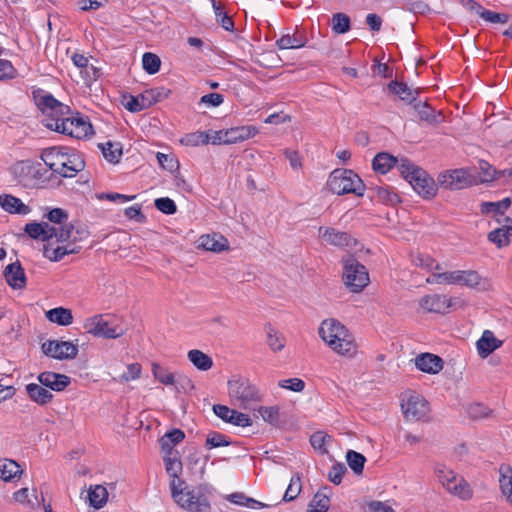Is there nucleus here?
Segmentation results:
<instances>
[{
  "instance_id": "f257e3e1",
  "label": "nucleus",
  "mask_w": 512,
  "mask_h": 512,
  "mask_svg": "<svg viewBox=\"0 0 512 512\" xmlns=\"http://www.w3.org/2000/svg\"><path fill=\"white\" fill-rule=\"evenodd\" d=\"M322 340L336 353L349 358L358 352L354 336L336 319H326L319 327Z\"/></svg>"
},
{
  "instance_id": "f03ea898",
  "label": "nucleus",
  "mask_w": 512,
  "mask_h": 512,
  "mask_svg": "<svg viewBox=\"0 0 512 512\" xmlns=\"http://www.w3.org/2000/svg\"><path fill=\"white\" fill-rule=\"evenodd\" d=\"M185 482L178 480L170 484L171 496L174 501L188 512H210L211 504L208 497L204 493V488L199 486L194 489L183 487Z\"/></svg>"
},
{
  "instance_id": "7ed1b4c3",
  "label": "nucleus",
  "mask_w": 512,
  "mask_h": 512,
  "mask_svg": "<svg viewBox=\"0 0 512 512\" xmlns=\"http://www.w3.org/2000/svg\"><path fill=\"white\" fill-rule=\"evenodd\" d=\"M327 188L336 195L354 194L363 196L365 184L362 179L350 169H334L327 180Z\"/></svg>"
},
{
  "instance_id": "20e7f679",
  "label": "nucleus",
  "mask_w": 512,
  "mask_h": 512,
  "mask_svg": "<svg viewBox=\"0 0 512 512\" xmlns=\"http://www.w3.org/2000/svg\"><path fill=\"white\" fill-rule=\"evenodd\" d=\"M342 264V279L346 287L351 292H361L370 282L367 268L353 255L343 257Z\"/></svg>"
},
{
  "instance_id": "39448f33",
  "label": "nucleus",
  "mask_w": 512,
  "mask_h": 512,
  "mask_svg": "<svg viewBox=\"0 0 512 512\" xmlns=\"http://www.w3.org/2000/svg\"><path fill=\"white\" fill-rule=\"evenodd\" d=\"M83 328L87 333L104 339H116L124 334V329L109 314H98L85 320Z\"/></svg>"
},
{
  "instance_id": "423d86ee",
  "label": "nucleus",
  "mask_w": 512,
  "mask_h": 512,
  "mask_svg": "<svg viewBox=\"0 0 512 512\" xmlns=\"http://www.w3.org/2000/svg\"><path fill=\"white\" fill-rule=\"evenodd\" d=\"M401 409L404 419L409 422H429L430 404L419 393L414 391L406 392L401 400Z\"/></svg>"
},
{
  "instance_id": "0eeeda50",
  "label": "nucleus",
  "mask_w": 512,
  "mask_h": 512,
  "mask_svg": "<svg viewBox=\"0 0 512 512\" xmlns=\"http://www.w3.org/2000/svg\"><path fill=\"white\" fill-rule=\"evenodd\" d=\"M228 392L229 396L243 408L261 400L258 389L245 378L229 380Z\"/></svg>"
},
{
  "instance_id": "6e6552de",
  "label": "nucleus",
  "mask_w": 512,
  "mask_h": 512,
  "mask_svg": "<svg viewBox=\"0 0 512 512\" xmlns=\"http://www.w3.org/2000/svg\"><path fill=\"white\" fill-rule=\"evenodd\" d=\"M435 472L441 484L451 494L463 500L472 498L473 492L469 484L463 478L457 479V475L452 470L440 465L436 467Z\"/></svg>"
},
{
  "instance_id": "1a4fd4ad",
  "label": "nucleus",
  "mask_w": 512,
  "mask_h": 512,
  "mask_svg": "<svg viewBox=\"0 0 512 512\" xmlns=\"http://www.w3.org/2000/svg\"><path fill=\"white\" fill-rule=\"evenodd\" d=\"M46 170L39 162L22 161L13 167V174L17 182L26 188L35 187L42 181Z\"/></svg>"
},
{
  "instance_id": "9d476101",
  "label": "nucleus",
  "mask_w": 512,
  "mask_h": 512,
  "mask_svg": "<svg viewBox=\"0 0 512 512\" xmlns=\"http://www.w3.org/2000/svg\"><path fill=\"white\" fill-rule=\"evenodd\" d=\"M437 180L442 188L448 190H461L477 183L476 178L464 168L444 171L439 174Z\"/></svg>"
},
{
  "instance_id": "9b49d317",
  "label": "nucleus",
  "mask_w": 512,
  "mask_h": 512,
  "mask_svg": "<svg viewBox=\"0 0 512 512\" xmlns=\"http://www.w3.org/2000/svg\"><path fill=\"white\" fill-rule=\"evenodd\" d=\"M43 353L57 360H71L78 354V345L71 341L47 340L42 344Z\"/></svg>"
},
{
  "instance_id": "f8f14e48",
  "label": "nucleus",
  "mask_w": 512,
  "mask_h": 512,
  "mask_svg": "<svg viewBox=\"0 0 512 512\" xmlns=\"http://www.w3.org/2000/svg\"><path fill=\"white\" fill-rule=\"evenodd\" d=\"M417 171L414 178L409 180V184L422 198L426 200L434 198L438 191L435 180L423 168L420 167Z\"/></svg>"
},
{
  "instance_id": "ddd939ff",
  "label": "nucleus",
  "mask_w": 512,
  "mask_h": 512,
  "mask_svg": "<svg viewBox=\"0 0 512 512\" xmlns=\"http://www.w3.org/2000/svg\"><path fill=\"white\" fill-rule=\"evenodd\" d=\"M73 148L65 147V146H53L43 150L41 154V159L44 161L45 165L48 166L53 172L59 173L62 170V166L64 165V161Z\"/></svg>"
},
{
  "instance_id": "4468645a",
  "label": "nucleus",
  "mask_w": 512,
  "mask_h": 512,
  "mask_svg": "<svg viewBox=\"0 0 512 512\" xmlns=\"http://www.w3.org/2000/svg\"><path fill=\"white\" fill-rule=\"evenodd\" d=\"M7 284L13 289H24L27 285L25 271L19 261L6 266L3 272Z\"/></svg>"
},
{
  "instance_id": "2eb2a0df",
  "label": "nucleus",
  "mask_w": 512,
  "mask_h": 512,
  "mask_svg": "<svg viewBox=\"0 0 512 512\" xmlns=\"http://www.w3.org/2000/svg\"><path fill=\"white\" fill-rule=\"evenodd\" d=\"M32 99L37 108L42 112H48L55 110V107L63 108V103L57 100L51 93L47 92L42 88H33Z\"/></svg>"
},
{
  "instance_id": "dca6fc26",
  "label": "nucleus",
  "mask_w": 512,
  "mask_h": 512,
  "mask_svg": "<svg viewBox=\"0 0 512 512\" xmlns=\"http://www.w3.org/2000/svg\"><path fill=\"white\" fill-rule=\"evenodd\" d=\"M452 299L445 295H427L420 300V306L427 312L444 314L452 306Z\"/></svg>"
},
{
  "instance_id": "f3484780",
  "label": "nucleus",
  "mask_w": 512,
  "mask_h": 512,
  "mask_svg": "<svg viewBox=\"0 0 512 512\" xmlns=\"http://www.w3.org/2000/svg\"><path fill=\"white\" fill-rule=\"evenodd\" d=\"M443 365V359L432 353H422L415 358V366L428 374L439 373L443 369Z\"/></svg>"
},
{
  "instance_id": "a211bd4d",
  "label": "nucleus",
  "mask_w": 512,
  "mask_h": 512,
  "mask_svg": "<svg viewBox=\"0 0 512 512\" xmlns=\"http://www.w3.org/2000/svg\"><path fill=\"white\" fill-rule=\"evenodd\" d=\"M64 162L65 163L62 166L63 169L58 173L61 177L64 178H72L85 168V161L83 156L75 149H72Z\"/></svg>"
},
{
  "instance_id": "6ab92c4d",
  "label": "nucleus",
  "mask_w": 512,
  "mask_h": 512,
  "mask_svg": "<svg viewBox=\"0 0 512 512\" xmlns=\"http://www.w3.org/2000/svg\"><path fill=\"white\" fill-rule=\"evenodd\" d=\"M38 381L42 386L59 392L70 384V377L64 374L46 371L38 375Z\"/></svg>"
},
{
  "instance_id": "aec40b11",
  "label": "nucleus",
  "mask_w": 512,
  "mask_h": 512,
  "mask_svg": "<svg viewBox=\"0 0 512 512\" xmlns=\"http://www.w3.org/2000/svg\"><path fill=\"white\" fill-rule=\"evenodd\" d=\"M387 88L391 93L399 96V98L407 104H414L417 102L420 93L419 89H412L406 83L399 82L397 80H392L387 85Z\"/></svg>"
},
{
  "instance_id": "412c9836",
  "label": "nucleus",
  "mask_w": 512,
  "mask_h": 512,
  "mask_svg": "<svg viewBox=\"0 0 512 512\" xmlns=\"http://www.w3.org/2000/svg\"><path fill=\"white\" fill-rule=\"evenodd\" d=\"M413 108L417 113L419 120L424 121L430 125H437L443 119L441 111L436 112L435 109L431 107L427 102L417 101L413 104Z\"/></svg>"
},
{
  "instance_id": "4be33fe9",
  "label": "nucleus",
  "mask_w": 512,
  "mask_h": 512,
  "mask_svg": "<svg viewBox=\"0 0 512 512\" xmlns=\"http://www.w3.org/2000/svg\"><path fill=\"white\" fill-rule=\"evenodd\" d=\"M502 341L497 339L494 333L490 330H485L481 338L477 341L478 354L485 358L490 355L493 351L501 347Z\"/></svg>"
},
{
  "instance_id": "5701e85b",
  "label": "nucleus",
  "mask_w": 512,
  "mask_h": 512,
  "mask_svg": "<svg viewBox=\"0 0 512 512\" xmlns=\"http://www.w3.org/2000/svg\"><path fill=\"white\" fill-rule=\"evenodd\" d=\"M185 439V433L178 428H174L166 432L160 439L159 444L161 451L165 454L179 453L174 450V446L181 443Z\"/></svg>"
},
{
  "instance_id": "b1692460",
  "label": "nucleus",
  "mask_w": 512,
  "mask_h": 512,
  "mask_svg": "<svg viewBox=\"0 0 512 512\" xmlns=\"http://www.w3.org/2000/svg\"><path fill=\"white\" fill-rule=\"evenodd\" d=\"M307 38L305 34L301 33L299 30H295L293 33L283 34L277 41L276 46L280 50L285 49H299L306 45Z\"/></svg>"
},
{
  "instance_id": "393cba45",
  "label": "nucleus",
  "mask_w": 512,
  "mask_h": 512,
  "mask_svg": "<svg viewBox=\"0 0 512 512\" xmlns=\"http://www.w3.org/2000/svg\"><path fill=\"white\" fill-rule=\"evenodd\" d=\"M322 238L325 239L329 244L338 246V247H348L354 241L351 235L347 232L338 231L334 228H325L322 227L319 229Z\"/></svg>"
},
{
  "instance_id": "a878e982",
  "label": "nucleus",
  "mask_w": 512,
  "mask_h": 512,
  "mask_svg": "<svg viewBox=\"0 0 512 512\" xmlns=\"http://www.w3.org/2000/svg\"><path fill=\"white\" fill-rule=\"evenodd\" d=\"M200 247L207 251L222 252L229 249L228 240L217 233L212 235H203L200 237Z\"/></svg>"
},
{
  "instance_id": "bb28decb",
  "label": "nucleus",
  "mask_w": 512,
  "mask_h": 512,
  "mask_svg": "<svg viewBox=\"0 0 512 512\" xmlns=\"http://www.w3.org/2000/svg\"><path fill=\"white\" fill-rule=\"evenodd\" d=\"M372 192V198L378 202L394 206L401 202L399 195L389 186H375L369 189Z\"/></svg>"
},
{
  "instance_id": "cd10ccee",
  "label": "nucleus",
  "mask_w": 512,
  "mask_h": 512,
  "mask_svg": "<svg viewBox=\"0 0 512 512\" xmlns=\"http://www.w3.org/2000/svg\"><path fill=\"white\" fill-rule=\"evenodd\" d=\"M0 205L2 209L11 214L26 215L30 209L19 198L12 195H1Z\"/></svg>"
},
{
  "instance_id": "c85d7f7f",
  "label": "nucleus",
  "mask_w": 512,
  "mask_h": 512,
  "mask_svg": "<svg viewBox=\"0 0 512 512\" xmlns=\"http://www.w3.org/2000/svg\"><path fill=\"white\" fill-rule=\"evenodd\" d=\"M512 237V225H503L501 228H496L490 231L487 235V239L496 245L497 248L501 249L507 247L510 244V238Z\"/></svg>"
},
{
  "instance_id": "c756f323",
  "label": "nucleus",
  "mask_w": 512,
  "mask_h": 512,
  "mask_svg": "<svg viewBox=\"0 0 512 512\" xmlns=\"http://www.w3.org/2000/svg\"><path fill=\"white\" fill-rule=\"evenodd\" d=\"M397 164V157L388 152H379L372 160V168L380 174L388 173Z\"/></svg>"
},
{
  "instance_id": "7c9ffc66",
  "label": "nucleus",
  "mask_w": 512,
  "mask_h": 512,
  "mask_svg": "<svg viewBox=\"0 0 512 512\" xmlns=\"http://www.w3.org/2000/svg\"><path fill=\"white\" fill-rule=\"evenodd\" d=\"M226 130L229 144L245 141L258 133L257 127L252 125L232 127Z\"/></svg>"
},
{
  "instance_id": "2f4dec72",
  "label": "nucleus",
  "mask_w": 512,
  "mask_h": 512,
  "mask_svg": "<svg viewBox=\"0 0 512 512\" xmlns=\"http://www.w3.org/2000/svg\"><path fill=\"white\" fill-rule=\"evenodd\" d=\"M330 493L331 488L329 486H325L317 491L309 504L308 510L313 512H327L330 506Z\"/></svg>"
},
{
  "instance_id": "473e14b6",
  "label": "nucleus",
  "mask_w": 512,
  "mask_h": 512,
  "mask_svg": "<svg viewBox=\"0 0 512 512\" xmlns=\"http://www.w3.org/2000/svg\"><path fill=\"white\" fill-rule=\"evenodd\" d=\"M163 460L165 463L166 472L171 478L170 484L174 481L175 484H178V480H181L179 475L183 469L179 453L165 454Z\"/></svg>"
},
{
  "instance_id": "72a5a7b5",
  "label": "nucleus",
  "mask_w": 512,
  "mask_h": 512,
  "mask_svg": "<svg viewBox=\"0 0 512 512\" xmlns=\"http://www.w3.org/2000/svg\"><path fill=\"white\" fill-rule=\"evenodd\" d=\"M26 392L32 401L42 406L49 403L53 398V394L49 390L35 383L26 385Z\"/></svg>"
},
{
  "instance_id": "f704fd0d",
  "label": "nucleus",
  "mask_w": 512,
  "mask_h": 512,
  "mask_svg": "<svg viewBox=\"0 0 512 512\" xmlns=\"http://www.w3.org/2000/svg\"><path fill=\"white\" fill-rule=\"evenodd\" d=\"M487 281L475 270H460L459 283L468 288L484 289Z\"/></svg>"
},
{
  "instance_id": "c9c22d12",
  "label": "nucleus",
  "mask_w": 512,
  "mask_h": 512,
  "mask_svg": "<svg viewBox=\"0 0 512 512\" xmlns=\"http://www.w3.org/2000/svg\"><path fill=\"white\" fill-rule=\"evenodd\" d=\"M45 315H46V318L50 322L56 323L61 326H68V325L72 324V322H73L72 311L67 308H63V307L53 308V309L48 310L45 313Z\"/></svg>"
},
{
  "instance_id": "e433bc0d",
  "label": "nucleus",
  "mask_w": 512,
  "mask_h": 512,
  "mask_svg": "<svg viewBox=\"0 0 512 512\" xmlns=\"http://www.w3.org/2000/svg\"><path fill=\"white\" fill-rule=\"evenodd\" d=\"M98 147L108 162L116 164L120 161L123 154L121 143L108 141L98 144Z\"/></svg>"
},
{
  "instance_id": "4c0bfd02",
  "label": "nucleus",
  "mask_w": 512,
  "mask_h": 512,
  "mask_svg": "<svg viewBox=\"0 0 512 512\" xmlns=\"http://www.w3.org/2000/svg\"><path fill=\"white\" fill-rule=\"evenodd\" d=\"M267 333L266 343L273 352H279L284 349L286 345L285 337L278 332L271 324L265 327Z\"/></svg>"
},
{
  "instance_id": "58836bf2",
  "label": "nucleus",
  "mask_w": 512,
  "mask_h": 512,
  "mask_svg": "<svg viewBox=\"0 0 512 512\" xmlns=\"http://www.w3.org/2000/svg\"><path fill=\"white\" fill-rule=\"evenodd\" d=\"M394 168L397 169L398 173L403 179L409 182V180L414 178L416 172H418L417 170H419L420 167L407 157H401L397 158V164H395Z\"/></svg>"
},
{
  "instance_id": "ea45409f",
  "label": "nucleus",
  "mask_w": 512,
  "mask_h": 512,
  "mask_svg": "<svg viewBox=\"0 0 512 512\" xmlns=\"http://www.w3.org/2000/svg\"><path fill=\"white\" fill-rule=\"evenodd\" d=\"M188 359L197 369L201 371H207L213 365L212 358L197 349L190 350L188 352Z\"/></svg>"
},
{
  "instance_id": "a19ab883",
  "label": "nucleus",
  "mask_w": 512,
  "mask_h": 512,
  "mask_svg": "<svg viewBox=\"0 0 512 512\" xmlns=\"http://www.w3.org/2000/svg\"><path fill=\"white\" fill-rule=\"evenodd\" d=\"M88 497L90 505L95 509H100L107 502L108 492L104 486L96 485L94 488H90Z\"/></svg>"
},
{
  "instance_id": "79ce46f5",
  "label": "nucleus",
  "mask_w": 512,
  "mask_h": 512,
  "mask_svg": "<svg viewBox=\"0 0 512 512\" xmlns=\"http://www.w3.org/2000/svg\"><path fill=\"white\" fill-rule=\"evenodd\" d=\"M511 205V198L506 197L500 201L496 202H483L481 204V213L483 214H489V213H495L498 215H504L505 211L510 207Z\"/></svg>"
},
{
  "instance_id": "37998d69",
  "label": "nucleus",
  "mask_w": 512,
  "mask_h": 512,
  "mask_svg": "<svg viewBox=\"0 0 512 512\" xmlns=\"http://www.w3.org/2000/svg\"><path fill=\"white\" fill-rule=\"evenodd\" d=\"M0 472V478L5 482H9L17 475L23 473V470L20 469L19 464L14 460L6 459L0 463Z\"/></svg>"
},
{
  "instance_id": "c03bdc74",
  "label": "nucleus",
  "mask_w": 512,
  "mask_h": 512,
  "mask_svg": "<svg viewBox=\"0 0 512 512\" xmlns=\"http://www.w3.org/2000/svg\"><path fill=\"white\" fill-rule=\"evenodd\" d=\"M78 250H68V246H58L51 248L49 245H44L43 256L52 262L61 261L66 255L76 254Z\"/></svg>"
},
{
  "instance_id": "a18cd8bd",
  "label": "nucleus",
  "mask_w": 512,
  "mask_h": 512,
  "mask_svg": "<svg viewBox=\"0 0 512 512\" xmlns=\"http://www.w3.org/2000/svg\"><path fill=\"white\" fill-rule=\"evenodd\" d=\"M346 461L348 466L356 475H361L363 473L364 465L366 463V457L363 454L354 450H348L346 453Z\"/></svg>"
},
{
  "instance_id": "49530a36",
  "label": "nucleus",
  "mask_w": 512,
  "mask_h": 512,
  "mask_svg": "<svg viewBox=\"0 0 512 512\" xmlns=\"http://www.w3.org/2000/svg\"><path fill=\"white\" fill-rule=\"evenodd\" d=\"M75 118L76 117H69L68 115H66L64 119H58V121H60L59 125L57 124L58 122L49 123L48 129L67 135L72 138L75 126Z\"/></svg>"
},
{
  "instance_id": "de8ad7c7",
  "label": "nucleus",
  "mask_w": 512,
  "mask_h": 512,
  "mask_svg": "<svg viewBox=\"0 0 512 512\" xmlns=\"http://www.w3.org/2000/svg\"><path fill=\"white\" fill-rule=\"evenodd\" d=\"M212 6L216 15L217 22L221 25V27L226 31H233L234 21L224 11L222 4L220 2H216L215 0H213Z\"/></svg>"
},
{
  "instance_id": "09e8293b",
  "label": "nucleus",
  "mask_w": 512,
  "mask_h": 512,
  "mask_svg": "<svg viewBox=\"0 0 512 512\" xmlns=\"http://www.w3.org/2000/svg\"><path fill=\"white\" fill-rule=\"evenodd\" d=\"M93 133V127L88 120L80 116L75 118V126L72 138L83 139L92 135Z\"/></svg>"
},
{
  "instance_id": "8fccbe9b",
  "label": "nucleus",
  "mask_w": 512,
  "mask_h": 512,
  "mask_svg": "<svg viewBox=\"0 0 512 512\" xmlns=\"http://www.w3.org/2000/svg\"><path fill=\"white\" fill-rule=\"evenodd\" d=\"M351 29V21L348 15L344 13H335L332 16V30L336 34L347 33Z\"/></svg>"
},
{
  "instance_id": "3c124183",
  "label": "nucleus",
  "mask_w": 512,
  "mask_h": 512,
  "mask_svg": "<svg viewBox=\"0 0 512 512\" xmlns=\"http://www.w3.org/2000/svg\"><path fill=\"white\" fill-rule=\"evenodd\" d=\"M152 374L156 380L164 385H173L175 383V375L158 363H152Z\"/></svg>"
},
{
  "instance_id": "603ef678",
  "label": "nucleus",
  "mask_w": 512,
  "mask_h": 512,
  "mask_svg": "<svg viewBox=\"0 0 512 512\" xmlns=\"http://www.w3.org/2000/svg\"><path fill=\"white\" fill-rule=\"evenodd\" d=\"M63 108L64 109H60V107H55V110L53 109L52 111L44 112L42 114L43 115V118H42L43 125L46 128H48L49 123L58 122L57 124L59 125L60 121H58V119H64L66 117V115H69V113H70L69 106L63 104Z\"/></svg>"
},
{
  "instance_id": "864d4df0",
  "label": "nucleus",
  "mask_w": 512,
  "mask_h": 512,
  "mask_svg": "<svg viewBox=\"0 0 512 512\" xmlns=\"http://www.w3.org/2000/svg\"><path fill=\"white\" fill-rule=\"evenodd\" d=\"M232 442L229 440V438L217 431H211L208 433L206 441H205V448L207 449H213L218 447H224L229 446Z\"/></svg>"
},
{
  "instance_id": "5fc2aeb1",
  "label": "nucleus",
  "mask_w": 512,
  "mask_h": 512,
  "mask_svg": "<svg viewBox=\"0 0 512 512\" xmlns=\"http://www.w3.org/2000/svg\"><path fill=\"white\" fill-rule=\"evenodd\" d=\"M302 490L301 477L298 473L293 475L290 479V483L283 496V501L290 502L295 500Z\"/></svg>"
},
{
  "instance_id": "6e6d98bb",
  "label": "nucleus",
  "mask_w": 512,
  "mask_h": 512,
  "mask_svg": "<svg viewBox=\"0 0 512 512\" xmlns=\"http://www.w3.org/2000/svg\"><path fill=\"white\" fill-rule=\"evenodd\" d=\"M143 69L150 75L156 74L160 70V58L151 52H146L142 57Z\"/></svg>"
},
{
  "instance_id": "4d7b16f0",
  "label": "nucleus",
  "mask_w": 512,
  "mask_h": 512,
  "mask_svg": "<svg viewBox=\"0 0 512 512\" xmlns=\"http://www.w3.org/2000/svg\"><path fill=\"white\" fill-rule=\"evenodd\" d=\"M499 483L502 494L512 488V467L509 464H501L499 467Z\"/></svg>"
},
{
  "instance_id": "13d9d810",
  "label": "nucleus",
  "mask_w": 512,
  "mask_h": 512,
  "mask_svg": "<svg viewBox=\"0 0 512 512\" xmlns=\"http://www.w3.org/2000/svg\"><path fill=\"white\" fill-rule=\"evenodd\" d=\"M154 206L157 210L166 215H173L177 212L176 203L169 197H161L155 199Z\"/></svg>"
},
{
  "instance_id": "bf43d9fd",
  "label": "nucleus",
  "mask_w": 512,
  "mask_h": 512,
  "mask_svg": "<svg viewBox=\"0 0 512 512\" xmlns=\"http://www.w3.org/2000/svg\"><path fill=\"white\" fill-rule=\"evenodd\" d=\"M480 182L487 183L496 180L497 170L487 161H479Z\"/></svg>"
},
{
  "instance_id": "052dcab7",
  "label": "nucleus",
  "mask_w": 512,
  "mask_h": 512,
  "mask_svg": "<svg viewBox=\"0 0 512 512\" xmlns=\"http://www.w3.org/2000/svg\"><path fill=\"white\" fill-rule=\"evenodd\" d=\"M479 17L482 18L483 20H485L486 22H490V23L505 24L509 21L508 14L497 13V12L486 9L485 7H484V9L481 10Z\"/></svg>"
},
{
  "instance_id": "680f3d73",
  "label": "nucleus",
  "mask_w": 512,
  "mask_h": 512,
  "mask_svg": "<svg viewBox=\"0 0 512 512\" xmlns=\"http://www.w3.org/2000/svg\"><path fill=\"white\" fill-rule=\"evenodd\" d=\"M346 472L347 468L344 463H335L328 472V479L333 484L339 485L342 482V478Z\"/></svg>"
},
{
  "instance_id": "e2e57ef3",
  "label": "nucleus",
  "mask_w": 512,
  "mask_h": 512,
  "mask_svg": "<svg viewBox=\"0 0 512 512\" xmlns=\"http://www.w3.org/2000/svg\"><path fill=\"white\" fill-rule=\"evenodd\" d=\"M186 144L192 146L206 145L210 143V135L207 132H194L187 134L185 137Z\"/></svg>"
},
{
  "instance_id": "0e129e2a",
  "label": "nucleus",
  "mask_w": 512,
  "mask_h": 512,
  "mask_svg": "<svg viewBox=\"0 0 512 512\" xmlns=\"http://www.w3.org/2000/svg\"><path fill=\"white\" fill-rule=\"evenodd\" d=\"M259 413L264 419V421L270 423V424H277L279 422V408L275 406L271 407H261L259 409Z\"/></svg>"
},
{
  "instance_id": "69168bd1",
  "label": "nucleus",
  "mask_w": 512,
  "mask_h": 512,
  "mask_svg": "<svg viewBox=\"0 0 512 512\" xmlns=\"http://www.w3.org/2000/svg\"><path fill=\"white\" fill-rule=\"evenodd\" d=\"M142 367L139 363H131L127 366V372H124L119 377L120 382H129L131 380H136L141 375Z\"/></svg>"
},
{
  "instance_id": "338daca9",
  "label": "nucleus",
  "mask_w": 512,
  "mask_h": 512,
  "mask_svg": "<svg viewBox=\"0 0 512 512\" xmlns=\"http://www.w3.org/2000/svg\"><path fill=\"white\" fill-rule=\"evenodd\" d=\"M16 74L17 71L12 63L9 60L0 58V81L13 79Z\"/></svg>"
},
{
  "instance_id": "774afa93",
  "label": "nucleus",
  "mask_w": 512,
  "mask_h": 512,
  "mask_svg": "<svg viewBox=\"0 0 512 512\" xmlns=\"http://www.w3.org/2000/svg\"><path fill=\"white\" fill-rule=\"evenodd\" d=\"M278 385L294 392H301L305 388V382L300 378L283 379L279 381Z\"/></svg>"
}]
</instances>
